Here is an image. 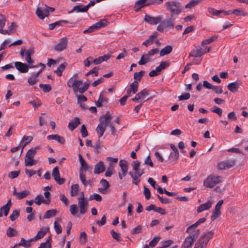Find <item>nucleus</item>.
<instances>
[{"label":"nucleus","instance_id":"39","mask_svg":"<svg viewBox=\"0 0 248 248\" xmlns=\"http://www.w3.org/2000/svg\"><path fill=\"white\" fill-rule=\"evenodd\" d=\"M30 192L28 190H24L20 192H18L17 194L18 196L17 198L19 200H21L22 199L25 198L27 196H28L29 195H30Z\"/></svg>","mask_w":248,"mask_h":248},{"label":"nucleus","instance_id":"56","mask_svg":"<svg viewBox=\"0 0 248 248\" xmlns=\"http://www.w3.org/2000/svg\"><path fill=\"white\" fill-rule=\"evenodd\" d=\"M102 197L101 196L97 193H94L92 195L90 196L89 200H95L97 202H100L102 201Z\"/></svg>","mask_w":248,"mask_h":248},{"label":"nucleus","instance_id":"5","mask_svg":"<svg viewBox=\"0 0 248 248\" xmlns=\"http://www.w3.org/2000/svg\"><path fill=\"white\" fill-rule=\"evenodd\" d=\"M78 204L80 209V214L81 215L85 214L87 211L88 201L85 199V198L79 197L78 198Z\"/></svg>","mask_w":248,"mask_h":248},{"label":"nucleus","instance_id":"2","mask_svg":"<svg viewBox=\"0 0 248 248\" xmlns=\"http://www.w3.org/2000/svg\"><path fill=\"white\" fill-rule=\"evenodd\" d=\"M165 7L167 10L170 13V16L174 15H178L182 11V5L181 3L176 1H167L165 3Z\"/></svg>","mask_w":248,"mask_h":248},{"label":"nucleus","instance_id":"18","mask_svg":"<svg viewBox=\"0 0 248 248\" xmlns=\"http://www.w3.org/2000/svg\"><path fill=\"white\" fill-rule=\"evenodd\" d=\"M105 168L103 161H99L94 166V173L100 174L105 171Z\"/></svg>","mask_w":248,"mask_h":248},{"label":"nucleus","instance_id":"59","mask_svg":"<svg viewBox=\"0 0 248 248\" xmlns=\"http://www.w3.org/2000/svg\"><path fill=\"white\" fill-rule=\"evenodd\" d=\"M104 101H105V100L103 97V93H101L99 96L98 101L95 103V105L98 107H101L102 106V103Z\"/></svg>","mask_w":248,"mask_h":248},{"label":"nucleus","instance_id":"45","mask_svg":"<svg viewBox=\"0 0 248 248\" xmlns=\"http://www.w3.org/2000/svg\"><path fill=\"white\" fill-rule=\"evenodd\" d=\"M144 74V71L141 70L139 72H136L134 74V78L136 81H140Z\"/></svg>","mask_w":248,"mask_h":248},{"label":"nucleus","instance_id":"31","mask_svg":"<svg viewBox=\"0 0 248 248\" xmlns=\"http://www.w3.org/2000/svg\"><path fill=\"white\" fill-rule=\"evenodd\" d=\"M108 21L106 19H102L100 20L99 21L94 24L96 29H99L102 28H104L107 26Z\"/></svg>","mask_w":248,"mask_h":248},{"label":"nucleus","instance_id":"46","mask_svg":"<svg viewBox=\"0 0 248 248\" xmlns=\"http://www.w3.org/2000/svg\"><path fill=\"white\" fill-rule=\"evenodd\" d=\"M202 0H191L188 3H187L185 7L186 8H191L196 5L200 1Z\"/></svg>","mask_w":248,"mask_h":248},{"label":"nucleus","instance_id":"32","mask_svg":"<svg viewBox=\"0 0 248 248\" xmlns=\"http://www.w3.org/2000/svg\"><path fill=\"white\" fill-rule=\"evenodd\" d=\"M17 231L11 227H9L6 231V234L9 237L16 236L17 235Z\"/></svg>","mask_w":248,"mask_h":248},{"label":"nucleus","instance_id":"24","mask_svg":"<svg viewBox=\"0 0 248 248\" xmlns=\"http://www.w3.org/2000/svg\"><path fill=\"white\" fill-rule=\"evenodd\" d=\"M194 241L190 237H186L182 246V248H191Z\"/></svg>","mask_w":248,"mask_h":248},{"label":"nucleus","instance_id":"48","mask_svg":"<svg viewBox=\"0 0 248 248\" xmlns=\"http://www.w3.org/2000/svg\"><path fill=\"white\" fill-rule=\"evenodd\" d=\"M160 237L159 236H156V237H155L149 243V245L148 246L149 247H150L151 248H154L155 247L157 242L159 241V240H160Z\"/></svg>","mask_w":248,"mask_h":248},{"label":"nucleus","instance_id":"23","mask_svg":"<svg viewBox=\"0 0 248 248\" xmlns=\"http://www.w3.org/2000/svg\"><path fill=\"white\" fill-rule=\"evenodd\" d=\"M148 0H138L135 5V10L136 12H138L140 9L146 6H148V5H146L147 4V1Z\"/></svg>","mask_w":248,"mask_h":248},{"label":"nucleus","instance_id":"21","mask_svg":"<svg viewBox=\"0 0 248 248\" xmlns=\"http://www.w3.org/2000/svg\"><path fill=\"white\" fill-rule=\"evenodd\" d=\"M212 204V202L211 201H208V202H207L205 203L201 204L198 207V208L197 209V211L198 213H201L204 210H208L211 207Z\"/></svg>","mask_w":248,"mask_h":248},{"label":"nucleus","instance_id":"30","mask_svg":"<svg viewBox=\"0 0 248 248\" xmlns=\"http://www.w3.org/2000/svg\"><path fill=\"white\" fill-rule=\"evenodd\" d=\"M79 191V186L78 184L72 185L71 186L70 195L72 197L76 196Z\"/></svg>","mask_w":248,"mask_h":248},{"label":"nucleus","instance_id":"57","mask_svg":"<svg viewBox=\"0 0 248 248\" xmlns=\"http://www.w3.org/2000/svg\"><path fill=\"white\" fill-rule=\"evenodd\" d=\"M211 110L217 114L218 116H221L222 113V109L217 107L214 106L212 109H211Z\"/></svg>","mask_w":248,"mask_h":248},{"label":"nucleus","instance_id":"9","mask_svg":"<svg viewBox=\"0 0 248 248\" xmlns=\"http://www.w3.org/2000/svg\"><path fill=\"white\" fill-rule=\"evenodd\" d=\"M68 39L66 37L61 39L60 42L55 46V50L58 52L62 51L67 48Z\"/></svg>","mask_w":248,"mask_h":248},{"label":"nucleus","instance_id":"27","mask_svg":"<svg viewBox=\"0 0 248 248\" xmlns=\"http://www.w3.org/2000/svg\"><path fill=\"white\" fill-rule=\"evenodd\" d=\"M172 51V47L170 45H168L162 48L160 51V56H164L170 53Z\"/></svg>","mask_w":248,"mask_h":248},{"label":"nucleus","instance_id":"51","mask_svg":"<svg viewBox=\"0 0 248 248\" xmlns=\"http://www.w3.org/2000/svg\"><path fill=\"white\" fill-rule=\"evenodd\" d=\"M50 238L49 237L47 239L46 241L40 244V247L38 248H51V244L49 242Z\"/></svg>","mask_w":248,"mask_h":248},{"label":"nucleus","instance_id":"8","mask_svg":"<svg viewBox=\"0 0 248 248\" xmlns=\"http://www.w3.org/2000/svg\"><path fill=\"white\" fill-rule=\"evenodd\" d=\"M235 165V161L233 160H228L221 161L218 163L217 169L222 170L230 168Z\"/></svg>","mask_w":248,"mask_h":248},{"label":"nucleus","instance_id":"38","mask_svg":"<svg viewBox=\"0 0 248 248\" xmlns=\"http://www.w3.org/2000/svg\"><path fill=\"white\" fill-rule=\"evenodd\" d=\"M139 83L137 81L135 80L133 82L131 83L130 85V88L132 90V93H135L138 89Z\"/></svg>","mask_w":248,"mask_h":248},{"label":"nucleus","instance_id":"6","mask_svg":"<svg viewBox=\"0 0 248 248\" xmlns=\"http://www.w3.org/2000/svg\"><path fill=\"white\" fill-rule=\"evenodd\" d=\"M162 19V17L161 16L153 17L147 14H145L144 18V21L150 25H156L160 22Z\"/></svg>","mask_w":248,"mask_h":248},{"label":"nucleus","instance_id":"63","mask_svg":"<svg viewBox=\"0 0 248 248\" xmlns=\"http://www.w3.org/2000/svg\"><path fill=\"white\" fill-rule=\"evenodd\" d=\"M142 230V226L141 225H138L135 228H133L131 232L132 234H136L141 232Z\"/></svg>","mask_w":248,"mask_h":248},{"label":"nucleus","instance_id":"60","mask_svg":"<svg viewBox=\"0 0 248 248\" xmlns=\"http://www.w3.org/2000/svg\"><path fill=\"white\" fill-rule=\"evenodd\" d=\"M37 81L38 79L35 78V76L32 75L28 78V82L30 85H33L37 83Z\"/></svg>","mask_w":248,"mask_h":248},{"label":"nucleus","instance_id":"41","mask_svg":"<svg viewBox=\"0 0 248 248\" xmlns=\"http://www.w3.org/2000/svg\"><path fill=\"white\" fill-rule=\"evenodd\" d=\"M217 38V36H213L207 39L203 40L202 42L201 45L203 46L205 45L210 44L211 43H212L213 42H214Z\"/></svg>","mask_w":248,"mask_h":248},{"label":"nucleus","instance_id":"53","mask_svg":"<svg viewBox=\"0 0 248 248\" xmlns=\"http://www.w3.org/2000/svg\"><path fill=\"white\" fill-rule=\"evenodd\" d=\"M78 211V209L76 204H72L70 206V212L73 216H75Z\"/></svg>","mask_w":248,"mask_h":248},{"label":"nucleus","instance_id":"37","mask_svg":"<svg viewBox=\"0 0 248 248\" xmlns=\"http://www.w3.org/2000/svg\"><path fill=\"white\" fill-rule=\"evenodd\" d=\"M232 13L237 16H246L247 15V13L245 12L242 8L234 9L232 11Z\"/></svg>","mask_w":248,"mask_h":248},{"label":"nucleus","instance_id":"36","mask_svg":"<svg viewBox=\"0 0 248 248\" xmlns=\"http://www.w3.org/2000/svg\"><path fill=\"white\" fill-rule=\"evenodd\" d=\"M18 246H22L25 248H29L31 247V244L30 243L29 240H26L24 238H22L20 242L17 244Z\"/></svg>","mask_w":248,"mask_h":248},{"label":"nucleus","instance_id":"40","mask_svg":"<svg viewBox=\"0 0 248 248\" xmlns=\"http://www.w3.org/2000/svg\"><path fill=\"white\" fill-rule=\"evenodd\" d=\"M82 82L81 80H75L74 82L72 83V86H73V90L74 92H77L78 91V89L80 87L81 84Z\"/></svg>","mask_w":248,"mask_h":248},{"label":"nucleus","instance_id":"44","mask_svg":"<svg viewBox=\"0 0 248 248\" xmlns=\"http://www.w3.org/2000/svg\"><path fill=\"white\" fill-rule=\"evenodd\" d=\"M75 11H77V12H86L87 10L86 9L85 7L82 8L81 5H77L74 6L71 12L69 13H72Z\"/></svg>","mask_w":248,"mask_h":248},{"label":"nucleus","instance_id":"14","mask_svg":"<svg viewBox=\"0 0 248 248\" xmlns=\"http://www.w3.org/2000/svg\"><path fill=\"white\" fill-rule=\"evenodd\" d=\"M170 147L173 150L174 153H173L171 152L170 153L169 155V159L173 158V161H176L179 158V153L178 150L175 146L173 144H171L170 145Z\"/></svg>","mask_w":248,"mask_h":248},{"label":"nucleus","instance_id":"35","mask_svg":"<svg viewBox=\"0 0 248 248\" xmlns=\"http://www.w3.org/2000/svg\"><path fill=\"white\" fill-rule=\"evenodd\" d=\"M156 34H152L151 35L149 36V38L145 40L143 43L142 45L145 46H150L152 45L153 43L154 40L155 38L156 37Z\"/></svg>","mask_w":248,"mask_h":248},{"label":"nucleus","instance_id":"34","mask_svg":"<svg viewBox=\"0 0 248 248\" xmlns=\"http://www.w3.org/2000/svg\"><path fill=\"white\" fill-rule=\"evenodd\" d=\"M57 210L55 209H52L47 211L43 217V218H49L51 217H54L57 214Z\"/></svg>","mask_w":248,"mask_h":248},{"label":"nucleus","instance_id":"43","mask_svg":"<svg viewBox=\"0 0 248 248\" xmlns=\"http://www.w3.org/2000/svg\"><path fill=\"white\" fill-rule=\"evenodd\" d=\"M87 241V235L85 232H82L80 233L79 236V243L81 245L86 243Z\"/></svg>","mask_w":248,"mask_h":248},{"label":"nucleus","instance_id":"29","mask_svg":"<svg viewBox=\"0 0 248 248\" xmlns=\"http://www.w3.org/2000/svg\"><path fill=\"white\" fill-rule=\"evenodd\" d=\"M62 23H64L65 24H68L69 22L67 20H60L56 21L54 23L49 24L48 25V29L50 30H53L57 26H62Z\"/></svg>","mask_w":248,"mask_h":248},{"label":"nucleus","instance_id":"12","mask_svg":"<svg viewBox=\"0 0 248 248\" xmlns=\"http://www.w3.org/2000/svg\"><path fill=\"white\" fill-rule=\"evenodd\" d=\"M15 66L18 71L22 73L28 72L30 68L29 64L20 62H15Z\"/></svg>","mask_w":248,"mask_h":248},{"label":"nucleus","instance_id":"17","mask_svg":"<svg viewBox=\"0 0 248 248\" xmlns=\"http://www.w3.org/2000/svg\"><path fill=\"white\" fill-rule=\"evenodd\" d=\"M80 124L79 118L78 117H75L69 123L68 128L71 131H73Z\"/></svg>","mask_w":248,"mask_h":248},{"label":"nucleus","instance_id":"64","mask_svg":"<svg viewBox=\"0 0 248 248\" xmlns=\"http://www.w3.org/2000/svg\"><path fill=\"white\" fill-rule=\"evenodd\" d=\"M54 229L57 234H60L62 232V228L60 224L56 221L54 224Z\"/></svg>","mask_w":248,"mask_h":248},{"label":"nucleus","instance_id":"7","mask_svg":"<svg viewBox=\"0 0 248 248\" xmlns=\"http://www.w3.org/2000/svg\"><path fill=\"white\" fill-rule=\"evenodd\" d=\"M34 53V49L33 47H31L27 50L25 53V60L28 62V64L30 65V68H34L37 67L33 65V61L31 58V56Z\"/></svg>","mask_w":248,"mask_h":248},{"label":"nucleus","instance_id":"52","mask_svg":"<svg viewBox=\"0 0 248 248\" xmlns=\"http://www.w3.org/2000/svg\"><path fill=\"white\" fill-rule=\"evenodd\" d=\"M79 178L84 186H86L89 183L86 180L85 174L81 170L79 171Z\"/></svg>","mask_w":248,"mask_h":248},{"label":"nucleus","instance_id":"13","mask_svg":"<svg viewBox=\"0 0 248 248\" xmlns=\"http://www.w3.org/2000/svg\"><path fill=\"white\" fill-rule=\"evenodd\" d=\"M149 95V92L146 89L142 90L140 92L137 93L134 98L132 99V100L136 103L139 102L141 100Z\"/></svg>","mask_w":248,"mask_h":248},{"label":"nucleus","instance_id":"15","mask_svg":"<svg viewBox=\"0 0 248 248\" xmlns=\"http://www.w3.org/2000/svg\"><path fill=\"white\" fill-rule=\"evenodd\" d=\"M193 226L192 225L189 226L186 230V232L189 234V235L187 237H190L191 238L193 239L194 241H196L197 239L198 236L200 234V232L199 229L196 230L194 232H191V229Z\"/></svg>","mask_w":248,"mask_h":248},{"label":"nucleus","instance_id":"1","mask_svg":"<svg viewBox=\"0 0 248 248\" xmlns=\"http://www.w3.org/2000/svg\"><path fill=\"white\" fill-rule=\"evenodd\" d=\"M213 234L214 232L212 231L202 234L194 248H206L207 244L210 239L212 238Z\"/></svg>","mask_w":248,"mask_h":248},{"label":"nucleus","instance_id":"26","mask_svg":"<svg viewBox=\"0 0 248 248\" xmlns=\"http://www.w3.org/2000/svg\"><path fill=\"white\" fill-rule=\"evenodd\" d=\"M239 86V83L237 82H234L229 83L227 86V88L228 90H229L232 93H235L238 90Z\"/></svg>","mask_w":248,"mask_h":248},{"label":"nucleus","instance_id":"50","mask_svg":"<svg viewBox=\"0 0 248 248\" xmlns=\"http://www.w3.org/2000/svg\"><path fill=\"white\" fill-rule=\"evenodd\" d=\"M119 165L121 168L122 170H128V163L126 161L124 160H121L119 161Z\"/></svg>","mask_w":248,"mask_h":248},{"label":"nucleus","instance_id":"42","mask_svg":"<svg viewBox=\"0 0 248 248\" xmlns=\"http://www.w3.org/2000/svg\"><path fill=\"white\" fill-rule=\"evenodd\" d=\"M46 232L47 229L43 228L38 232L37 234L36 235V236L38 238V239H41L46 235Z\"/></svg>","mask_w":248,"mask_h":248},{"label":"nucleus","instance_id":"47","mask_svg":"<svg viewBox=\"0 0 248 248\" xmlns=\"http://www.w3.org/2000/svg\"><path fill=\"white\" fill-rule=\"evenodd\" d=\"M39 86L45 93H48L51 90V87L49 84H40Z\"/></svg>","mask_w":248,"mask_h":248},{"label":"nucleus","instance_id":"20","mask_svg":"<svg viewBox=\"0 0 248 248\" xmlns=\"http://www.w3.org/2000/svg\"><path fill=\"white\" fill-rule=\"evenodd\" d=\"M160 22L165 26V28L173 29L174 28V20L172 19L171 16L169 18L161 21Z\"/></svg>","mask_w":248,"mask_h":248},{"label":"nucleus","instance_id":"4","mask_svg":"<svg viewBox=\"0 0 248 248\" xmlns=\"http://www.w3.org/2000/svg\"><path fill=\"white\" fill-rule=\"evenodd\" d=\"M39 147L36 146L33 148L30 149L26 153L25 157V166L26 167L31 166L37 163V160H34L33 158Z\"/></svg>","mask_w":248,"mask_h":248},{"label":"nucleus","instance_id":"58","mask_svg":"<svg viewBox=\"0 0 248 248\" xmlns=\"http://www.w3.org/2000/svg\"><path fill=\"white\" fill-rule=\"evenodd\" d=\"M94 149V152L96 154L99 153V150L101 148V141L98 140L96 142L95 145L93 146Z\"/></svg>","mask_w":248,"mask_h":248},{"label":"nucleus","instance_id":"49","mask_svg":"<svg viewBox=\"0 0 248 248\" xmlns=\"http://www.w3.org/2000/svg\"><path fill=\"white\" fill-rule=\"evenodd\" d=\"M19 213L20 212L19 210H14L9 217L11 220H15L19 216Z\"/></svg>","mask_w":248,"mask_h":248},{"label":"nucleus","instance_id":"54","mask_svg":"<svg viewBox=\"0 0 248 248\" xmlns=\"http://www.w3.org/2000/svg\"><path fill=\"white\" fill-rule=\"evenodd\" d=\"M20 172V170L11 171L8 174V177L11 179H15L19 176Z\"/></svg>","mask_w":248,"mask_h":248},{"label":"nucleus","instance_id":"25","mask_svg":"<svg viewBox=\"0 0 248 248\" xmlns=\"http://www.w3.org/2000/svg\"><path fill=\"white\" fill-rule=\"evenodd\" d=\"M35 13L41 19H44L46 17H47V14H46L45 8L42 9L41 8L38 7L36 9Z\"/></svg>","mask_w":248,"mask_h":248},{"label":"nucleus","instance_id":"62","mask_svg":"<svg viewBox=\"0 0 248 248\" xmlns=\"http://www.w3.org/2000/svg\"><path fill=\"white\" fill-rule=\"evenodd\" d=\"M43 198L44 197L42 195L39 194L37 195L36 197L35 198V203L37 205H40L41 204V203H43Z\"/></svg>","mask_w":248,"mask_h":248},{"label":"nucleus","instance_id":"55","mask_svg":"<svg viewBox=\"0 0 248 248\" xmlns=\"http://www.w3.org/2000/svg\"><path fill=\"white\" fill-rule=\"evenodd\" d=\"M163 2V0H148L146 5L149 6L150 5L160 4Z\"/></svg>","mask_w":248,"mask_h":248},{"label":"nucleus","instance_id":"22","mask_svg":"<svg viewBox=\"0 0 248 248\" xmlns=\"http://www.w3.org/2000/svg\"><path fill=\"white\" fill-rule=\"evenodd\" d=\"M48 140H56L59 143L63 144L65 142L64 139L58 135H48L46 137Z\"/></svg>","mask_w":248,"mask_h":248},{"label":"nucleus","instance_id":"10","mask_svg":"<svg viewBox=\"0 0 248 248\" xmlns=\"http://www.w3.org/2000/svg\"><path fill=\"white\" fill-rule=\"evenodd\" d=\"M111 115L110 113L108 111L105 115H103L100 118L99 121L101 124H102V125L106 127L107 126H109L110 123H113L111 122Z\"/></svg>","mask_w":248,"mask_h":248},{"label":"nucleus","instance_id":"28","mask_svg":"<svg viewBox=\"0 0 248 248\" xmlns=\"http://www.w3.org/2000/svg\"><path fill=\"white\" fill-rule=\"evenodd\" d=\"M67 65L68 64L66 62L62 63L54 71V73L56 74L57 76L61 77L62 75L63 71L65 69Z\"/></svg>","mask_w":248,"mask_h":248},{"label":"nucleus","instance_id":"61","mask_svg":"<svg viewBox=\"0 0 248 248\" xmlns=\"http://www.w3.org/2000/svg\"><path fill=\"white\" fill-rule=\"evenodd\" d=\"M208 12L213 16H217L221 14V10H217L213 8H209Z\"/></svg>","mask_w":248,"mask_h":248},{"label":"nucleus","instance_id":"19","mask_svg":"<svg viewBox=\"0 0 248 248\" xmlns=\"http://www.w3.org/2000/svg\"><path fill=\"white\" fill-rule=\"evenodd\" d=\"M204 54L202 49L201 47H196L193 49L189 54V56L197 58L202 56Z\"/></svg>","mask_w":248,"mask_h":248},{"label":"nucleus","instance_id":"3","mask_svg":"<svg viewBox=\"0 0 248 248\" xmlns=\"http://www.w3.org/2000/svg\"><path fill=\"white\" fill-rule=\"evenodd\" d=\"M222 181V178L221 176L210 174L203 181V185L207 187L213 188Z\"/></svg>","mask_w":248,"mask_h":248},{"label":"nucleus","instance_id":"33","mask_svg":"<svg viewBox=\"0 0 248 248\" xmlns=\"http://www.w3.org/2000/svg\"><path fill=\"white\" fill-rule=\"evenodd\" d=\"M106 130V127L100 123L98 125L96 128V132L98 134L99 138H101L104 133Z\"/></svg>","mask_w":248,"mask_h":248},{"label":"nucleus","instance_id":"11","mask_svg":"<svg viewBox=\"0 0 248 248\" xmlns=\"http://www.w3.org/2000/svg\"><path fill=\"white\" fill-rule=\"evenodd\" d=\"M52 175L58 184L62 185L65 182V179L60 177V174L58 167H56L53 169Z\"/></svg>","mask_w":248,"mask_h":248},{"label":"nucleus","instance_id":"16","mask_svg":"<svg viewBox=\"0 0 248 248\" xmlns=\"http://www.w3.org/2000/svg\"><path fill=\"white\" fill-rule=\"evenodd\" d=\"M12 205L11 200L10 199L7 203L0 208V217H2V212L4 213V215L7 216L9 213V210Z\"/></svg>","mask_w":248,"mask_h":248}]
</instances>
